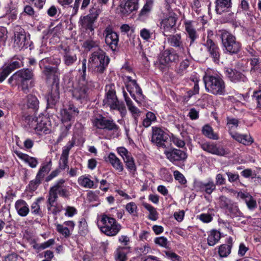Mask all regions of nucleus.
I'll return each mask as SVG.
<instances>
[{
	"instance_id": "29",
	"label": "nucleus",
	"mask_w": 261,
	"mask_h": 261,
	"mask_svg": "<svg viewBox=\"0 0 261 261\" xmlns=\"http://www.w3.org/2000/svg\"><path fill=\"white\" fill-rule=\"evenodd\" d=\"M225 244L220 245L218 247V253L221 257H227L231 252L233 245V239L231 237L226 238Z\"/></svg>"
},
{
	"instance_id": "60",
	"label": "nucleus",
	"mask_w": 261,
	"mask_h": 261,
	"mask_svg": "<svg viewBox=\"0 0 261 261\" xmlns=\"http://www.w3.org/2000/svg\"><path fill=\"white\" fill-rule=\"evenodd\" d=\"M160 175L162 179L164 181L171 182L173 180V178L169 170L166 168H162L160 171Z\"/></svg>"
},
{
	"instance_id": "46",
	"label": "nucleus",
	"mask_w": 261,
	"mask_h": 261,
	"mask_svg": "<svg viewBox=\"0 0 261 261\" xmlns=\"http://www.w3.org/2000/svg\"><path fill=\"white\" fill-rule=\"evenodd\" d=\"M79 184L86 188H96L98 186L94 184V181L90 178L84 176H80L78 179Z\"/></svg>"
},
{
	"instance_id": "10",
	"label": "nucleus",
	"mask_w": 261,
	"mask_h": 261,
	"mask_svg": "<svg viewBox=\"0 0 261 261\" xmlns=\"http://www.w3.org/2000/svg\"><path fill=\"white\" fill-rule=\"evenodd\" d=\"M213 35L212 31H207V36L203 45L205 48L207 56L213 62L216 64H219L221 58V50L218 43L213 40L211 37Z\"/></svg>"
},
{
	"instance_id": "38",
	"label": "nucleus",
	"mask_w": 261,
	"mask_h": 261,
	"mask_svg": "<svg viewBox=\"0 0 261 261\" xmlns=\"http://www.w3.org/2000/svg\"><path fill=\"white\" fill-rule=\"evenodd\" d=\"M106 162L110 163L112 166L117 170L121 172L123 170V165L120 160L112 152H111L108 156L105 159Z\"/></svg>"
},
{
	"instance_id": "13",
	"label": "nucleus",
	"mask_w": 261,
	"mask_h": 261,
	"mask_svg": "<svg viewBox=\"0 0 261 261\" xmlns=\"http://www.w3.org/2000/svg\"><path fill=\"white\" fill-rule=\"evenodd\" d=\"M91 59L93 62L98 63L95 68L96 73L102 74L106 71L110 59L105 51L98 48L91 54Z\"/></svg>"
},
{
	"instance_id": "32",
	"label": "nucleus",
	"mask_w": 261,
	"mask_h": 261,
	"mask_svg": "<svg viewBox=\"0 0 261 261\" xmlns=\"http://www.w3.org/2000/svg\"><path fill=\"white\" fill-rule=\"evenodd\" d=\"M229 133L233 139L244 145L249 146L253 142V138L249 135L240 134L238 133L233 134L232 132Z\"/></svg>"
},
{
	"instance_id": "22",
	"label": "nucleus",
	"mask_w": 261,
	"mask_h": 261,
	"mask_svg": "<svg viewBox=\"0 0 261 261\" xmlns=\"http://www.w3.org/2000/svg\"><path fill=\"white\" fill-rule=\"evenodd\" d=\"M79 109L73 103L70 102L67 108L61 110V121L63 123L74 121L75 116L79 114Z\"/></svg>"
},
{
	"instance_id": "31",
	"label": "nucleus",
	"mask_w": 261,
	"mask_h": 261,
	"mask_svg": "<svg viewBox=\"0 0 261 261\" xmlns=\"http://www.w3.org/2000/svg\"><path fill=\"white\" fill-rule=\"evenodd\" d=\"M238 196L245 202L249 210L253 211L257 207L256 200L249 193L239 192Z\"/></svg>"
},
{
	"instance_id": "55",
	"label": "nucleus",
	"mask_w": 261,
	"mask_h": 261,
	"mask_svg": "<svg viewBox=\"0 0 261 261\" xmlns=\"http://www.w3.org/2000/svg\"><path fill=\"white\" fill-rule=\"evenodd\" d=\"M226 125L229 132L232 129L237 128L239 126V121L238 119L227 116L226 117Z\"/></svg>"
},
{
	"instance_id": "15",
	"label": "nucleus",
	"mask_w": 261,
	"mask_h": 261,
	"mask_svg": "<svg viewBox=\"0 0 261 261\" xmlns=\"http://www.w3.org/2000/svg\"><path fill=\"white\" fill-rule=\"evenodd\" d=\"M224 73L226 77L234 84H246L249 82L247 76L236 68L225 67Z\"/></svg>"
},
{
	"instance_id": "37",
	"label": "nucleus",
	"mask_w": 261,
	"mask_h": 261,
	"mask_svg": "<svg viewBox=\"0 0 261 261\" xmlns=\"http://www.w3.org/2000/svg\"><path fill=\"white\" fill-rule=\"evenodd\" d=\"M191 61L188 58L182 60L175 67V72L179 76H183L188 71V69L190 66Z\"/></svg>"
},
{
	"instance_id": "21",
	"label": "nucleus",
	"mask_w": 261,
	"mask_h": 261,
	"mask_svg": "<svg viewBox=\"0 0 261 261\" xmlns=\"http://www.w3.org/2000/svg\"><path fill=\"white\" fill-rule=\"evenodd\" d=\"M22 109L28 110L31 114L35 113L39 108V100L34 94H29L23 99Z\"/></svg>"
},
{
	"instance_id": "39",
	"label": "nucleus",
	"mask_w": 261,
	"mask_h": 261,
	"mask_svg": "<svg viewBox=\"0 0 261 261\" xmlns=\"http://www.w3.org/2000/svg\"><path fill=\"white\" fill-rule=\"evenodd\" d=\"M117 11L122 17L127 16L130 13V0L121 1Z\"/></svg>"
},
{
	"instance_id": "50",
	"label": "nucleus",
	"mask_w": 261,
	"mask_h": 261,
	"mask_svg": "<svg viewBox=\"0 0 261 261\" xmlns=\"http://www.w3.org/2000/svg\"><path fill=\"white\" fill-rule=\"evenodd\" d=\"M165 36L168 37V42L172 47L182 41L180 34H176L175 35L165 34Z\"/></svg>"
},
{
	"instance_id": "28",
	"label": "nucleus",
	"mask_w": 261,
	"mask_h": 261,
	"mask_svg": "<svg viewBox=\"0 0 261 261\" xmlns=\"http://www.w3.org/2000/svg\"><path fill=\"white\" fill-rule=\"evenodd\" d=\"M231 0H216L215 11L217 14L221 15L223 13L229 12L232 7Z\"/></svg>"
},
{
	"instance_id": "6",
	"label": "nucleus",
	"mask_w": 261,
	"mask_h": 261,
	"mask_svg": "<svg viewBox=\"0 0 261 261\" xmlns=\"http://www.w3.org/2000/svg\"><path fill=\"white\" fill-rule=\"evenodd\" d=\"M97 224L101 232L110 237L116 236L121 228L115 218L105 214L100 216Z\"/></svg>"
},
{
	"instance_id": "4",
	"label": "nucleus",
	"mask_w": 261,
	"mask_h": 261,
	"mask_svg": "<svg viewBox=\"0 0 261 261\" xmlns=\"http://www.w3.org/2000/svg\"><path fill=\"white\" fill-rule=\"evenodd\" d=\"M104 106L109 107L111 110L119 111L121 114L126 112V107L123 101H120L116 95V87L114 83L107 84L105 88Z\"/></svg>"
},
{
	"instance_id": "30",
	"label": "nucleus",
	"mask_w": 261,
	"mask_h": 261,
	"mask_svg": "<svg viewBox=\"0 0 261 261\" xmlns=\"http://www.w3.org/2000/svg\"><path fill=\"white\" fill-rule=\"evenodd\" d=\"M15 154L21 160L27 163L32 168H36L38 164V159L35 157L31 156L28 154L23 153L19 150H15Z\"/></svg>"
},
{
	"instance_id": "16",
	"label": "nucleus",
	"mask_w": 261,
	"mask_h": 261,
	"mask_svg": "<svg viewBox=\"0 0 261 261\" xmlns=\"http://www.w3.org/2000/svg\"><path fill=\"white\" fill-rule=\"evenodd\" d=\"M169 140V135L162 128L152 127L151 142L159 148H167L166 143Z\"/></svg>"
},
{
	"instance_id": "56",
	"label": "nucleus",
	"mask_w": 261,
	"mask_h": 261,
	"mask_svg": "<svg viewBox=\"0 0 261 261\" xmlns=\"http://www.w3.org/2000/svg\"><path fill=\"white\" fill-rule=\"evenodd\" d=\"M75 144V139L72 138V139L71 141H69L66 146L63 147L62 154L61 156L68 157L69 151L74 146Z\"/></svg>"
},
{
	"instance_id": "19",
	"label": "nucleus",
	"mask_w": 261,
	"mask_h": 261,
	"mask_svg": "<svg viewBox=\"0 0 261 261\" xmlns=\"http://www.w3.org/2000/svg\"><path fill=\"white\" fill-rule=\"evenodd\" d=\"M179 56L173 48L164 50L160 54L159 63L161 65L167 66L179 60Z\"/></svg>"
},
{
	"instance_id": "48",
	"label": "nucleus",
	"mask_w": 261,
	"mask_h": 261,
	"mask_svg": "<svg viewBox=\"0 0 261 261\" xmlns=\"http://www.w3.org/2000/svg\"><path fill=\"white\" fill-rule=\"evenodd\" d=\"M250 61L251 72H260L261 71V59L259 57L251 58L248 59Z\"/></svg>"
},
{
	"instance_id": "3",
	"label": "nucleus",
	"mask_w": 261,
	"mask_h": 261,
	"mask_svg": "<svg viewBox=\"0 0 261 261\" xmlns=\"http://www.w3.org/2000/svg\"><path fill=\"white\" fill-rule=\"evenodd\" d=\"M33 77L34 73L32 69L23 68L13 74L8 79V82L12 86L18 85L24 93H27L29 88L32 87Z\"/></svg>"
},
{
	"instance_id": "14",
	"label": "nucleus",
	"mask_w": 261,
	"mask_h": 261,
	"mask_svg": "<svg viewBox=\"0 0 261 261\" xmlns=\"http://www.w3.org/2000/svg\"><path fill=\"white\" fill-rule=\"evenodd\" d=\"M93 125L97 129L108 131H117L119 127L111 118L108 119L99 114L93 120Z\"/></svg>"
},
{
	"instance_id": "52",
	"label": "nucleus",
	"mask_w": 261,
	"mask_h": 261,
	"mask_svg": "<svg viewBox=\"0 0 261 261\" xmlns=\"http://www.w3.org/2000/svg\"><path fill=\"white\" fill-rule=\"evenodd\" d=\"M71 124H69L66 125H63L60 128L59 136L57 140V143H59L65 139L69 134V130L71 128Z\"/></svg>"
},
{
	"instance_id": "41",
	"label": "nucleus",
	"mask_w": 261,
	"mask_h": 261,
	"mask_svg": "<svg viewBox=\"0 0 261 261\" xmlns=\"http://www.w3.org/2000/svg\"><path fill=\"white\" fill-rule=\"evenodd\" d=\"M52 166V161L50 159L48 162H45L43 163L37 174L36 176H38L41 179H43L45 177V175L48 174L49 172L50 171Z\"/></svg>"
},
{
	"instance_id": "27",
	"label": "nucleus",
	"mask_w": 261,
	"mask_h": 261,
	"mask_svg": "<svg viewBox=\"0 0 261 261\" xmlns=\"http://www.w3.org/2000/svg\"><path fill=\"white\" fill-rule=\"evenodd\" d=\"M184 24L187 33V37L190 41L189 47H191L195 43L199 36L193 25V21L186 20Z\"/></svg>"
},
{
	"instance_id": "54",
	"label": "nucleus",
	"mask_w": 261,
	"mask_h": 261,
	"mask_svg": "<svg viewBox=\"0 0 261 261\" xmlns=\"http://www.w3.org/2000/svg\"><path fill=\"white\" fill-rule=\"evenodd\" d=\"M58 198V194L52 192L50 190H49L47 199L46 201L47 209L50 210V207H53V204H55Z\"/></svg>"
},
{
	"instance_id": "8",
	"label": "nucleus",
	"mask_w": 261,
	"mask_h": 261,
	"mask_svg": "<svg viewBox=\"0 0 261 261\" xmlns=\"http://www.w3.org/2000/svg\"><path fill=\"white\" fill-rule=\"evenodd\" d=\"M219 205L220 208L224 212L225 214L231 218L244 217L238 203L225 196H220Z\"/></svg>"
},
{
	"instance_id": "35",
	"label": "nucleus",
	"mask_w": 261,
	"mask_h": 261,
	"mask_svg": "<svg viewBox=\"0 0 261 261\" xmlns=\"http://www.w3.org/2000/svg\"><path fill=\"white\" fill-rule=\"evenodd\" d=\"M24 58L21 55H15L11 58L7 66L13 72L24 66Z\"/></svg>"
},
{
	"instance_id": "59",
	"label": "nucleus",
	"mask_w": 261,
	"mask_h": 261,
	"mask_svg": "<svg viewBox=\"0 0 261 261\" xmlns=\"http://www.w3.org/2000/svg\"><path fill=\"white\" fill-rule=\"evenodd\" d=\"M150 247L148 244L141 245L140 247H137L135 249V253L137 256L147 254L150 251Z\"/></svg>"
},
{
	"instance_id": "53",
	"label": "nucleus",
	"mask_w": 261,
	"mask_h": 261,
	"mask_svg": "<svg viewBox=\"0 0 261 261\" xmlns=\"http://www.w3.org/2000/svg\"><path fill=\"white\" fill-rule=\"evenodd\" d=\"M42 180V179L36 176L35 179L31 180L28 186L29 191L31 193L35 192L41 184Z\"/></svg>"
},
{
	"instance_id": "26",
	"label": "nucleus",
	"mask_w": 261,
	"mask_h": 261,
	"mask_svg": "<svg viewBox=\"0 0 261 261\" xmlns=\"http://www.w3.org/2000/svg\"><path fill=\"white\" fill-rule=\"evenodd\" d=\"M105 42L106 44L114 51L118 47L119 36L117 33L113 31L111 28H107L105 31Z\"/></svg>"
},
{
	"instance_id": "47",
	"label": "nucleus",
	"mask_w": 261,
	"mask_h": 261,
	"mask_svg": "<svg viewBox=\"0 0 261 261\" xmlns=\"http://www.w3.org/2000/svg\"><path fill=\"white\" fill-rule=\"evenodd\" d=\"M143 206L149 212L148 216L149 220L156 221L159 218V213L153 206L146 202H144Z\"/></svg>"
},
{
	"instance_id": "5",
	"label": "nucleus",
	"mask_w": 261,
	"mask_h": 261,
	"mask_svg": "<svg viewBox=\"0 0 261 261\" xmlns=\"http://www.w3.org/2000/svg\"><path fill=\"white\" fill-rule=\"evenodd\" d=\"M94 87L93 81L76 80V84L72 87V97L81 103L87 102L90 99V93Z\"/></svg>"
},
{
	"instance_id": "40",
	"label": "nucleus",
	"mask_w": 261,
	"mask_h": 261,
	"mask_svg": "<svg viewBox=\"0 0 261 261\" xmlns=\"http://www.w3.org/2000/svg\"><path fill=\"white\" fill-rule=\"evenodd\" d=\"M207 244L210 246H213L216 245L221 238L220 232L215 229L211 230L207 232Z\"/></svg>"
},
{
	"instance_id": "7",
	"label": "nucleus",
	"mask_w": 261,
	"mask_h": 261,
	"mask_svg": "<svg viewBox=\"0 0 261 261\" xmlns=\"http://www.w3.org/2000/svg\"><path fill=\"white\" fill-rule=\"evenodd\" d=\"M25 122L30 127L35 125L34 129L38 135L49 134L51 132V126L50 121L45 116H39L34 120L32 116L28 115L25 117Z\"/></svg>"
},
{
	"instance_id": "57",
	"label": "nucleus",
	"mask_w": 261,
	"mask_h": 261,
	"mask_svg": "<svg viewBox=\"0 0 261 261\" xmlns=\"http://www.w3.org/2000/svg\"><path fill=\"white\" fill-rule=\"evenodd\" d=\"M57 231L61 234L65 238H69L71 233V231H72L71 230H70L69 228L67 227H64L63 225L58 224L57 225L56 227Z\"/></svg>"
},
{
	"instance_id": "43",
	"label": "nucleus",
	"mask_w": 261,
	"mask_h": 261,
	"mask_svg": "<svg viewBox=\"0 0 261 261\" xmlns=\"http://www.w3.org/2000/svg\"><path fill=\"white\" fill-rule=\"evenodd\" d=\"M87 60L84 59L82 61V67L78 70L79 74L76 76L75 80L92 81L89 76L87 75Z\"/></svg>"
},
{
	"instance_id": "25",
	"label": "nucleus",
	"mask_w": 261,
	"mask_h": 261,
	"mask_svg": "<svg viewBox=\"0 0 261 261\" xmlns=\"http://www.w3.org/2000/svg\"><path fill=\"white\" fill-rule=\"evenodd\" d=\"M200 145L203 150L213 154L224 156L228 153V152L224 147L218 146L213 143L204 142L201 143Z\"/></svg>"
},
{
	"instance_id": "62",
	"label": "nucleus",
	"mask_w": 261,
	"mask_h": 261,
	"mask_svg": "<svg viewBox=\"0 0 261 261\" xmlns=\"http://www.w3.org/2000/svg\"><path fill=\"white\" fill-rule=\"evenodd\" d=\"M173 175L176 180H177L179 183L182 185L187 184V179L185 176L178 170H175L173 172Z\"/></svg>"
},
{
	"instance_id": "34",
	"label": "nucleus",
	"mask_w": 261,
	"mask_h": 261,
	"mask_svg": "<svg viewBox=\"0 0 261 261\" xmlns=\"http://www.w3.org/2000/svg\"><path fill=\"white\" fill-rule=\"evenodd\" d=\"M15 208L18 214L21 217L27 216L30 212L29 205L23 199H19L15 202Z\"/></svg>"
},
{
	"instance_id": "18",
	"label": "nucleus",
	"mask_w": 261,
	"mask_h": 261,
	"mask_svg": "<svg viewBox=\"0 0 261 261\" xmlns=\"http://www.w3.org/2000/svg\"><path fill=\"white\" fill-rule=\"evenodd\" d=\"M99 13L97 9L92 8L90 10V13L86 16H82L80 22L82 27L86 31L93 32V24L97 19Z\"/></svg>"
},
{
	"instance_id": "24",
	"label": "nucleus",
	"mask_w": 261,
	"mask_h": 261,
	"mask_svg": "<svg viewBox=\"0 0 261 261\" xmlns=\"http://www.w3.org/2000/svg\"><path fill=\"white\" fill-rule=\"evenodd\" d=\"M194 186L197 190L208 195L211 194L216 189V184H214V180L211 178H208L206 181H195Z\"/></svg>"
},
{
	"instance_id": "36",
	"label": "nucleus",
	"mask_w": 261,
	"mask_h": 261,
	"mask_svg": "<svg viewBox=\"0 0 261 261\" xmlns=\"http://www.w3.org/2000/svg\"><path fill=\"white\" fill-rule=\"evenodd\" d=\"M130 252V247H119L114 252V257L115 261H126L128 258L127 255Z\"/></svg>"
},
{
	"instance_id": "42",
	"label": "nucleus",
	"mask_w": 261,
	"mask_h": 261,
	"mask_svg": "<svg viewBox=\"0 0 261 261\" xmlns=\"http://www.w3.org/2000/svg\"><path fill=\"white\" fill-rule=\"evenodd\" d=\"M43 197H38L31 205V212L33 215L42 217L43 215L42 211L40 208L39 203L44 200Z\"/></svg>"
},
{
	"instance_id": "44",
	"label": "nucleus",
	"mask_w": 261,
	"mask_h": 261,
	"mask_svg": "<svg viewBox=\"0 0 261 261\" xmlns=\"http://www.w3.org/2000/svg\"><path fill=\"white\" fill-rule=\"evenodd\" d=\"M202 133L204 136L209 139L213 140L219 139L218 135L214 132L212 127L208 124L204 125L202 127Z\"/></svg>"
},
{
	"instance_id": "51",
	"label": "nucleus",
	"mask_w": 261,
	"mask_h": 261,
	"mask_svg": "<svg viewBox=\"0 0 261 261\" xmlns=\"http://www.w3.org/2000/svg\"><path fill=\"white\" fill-rule=\"evenodd\" d=\"M156 120V117L154 113L152 112L148 111L146 114V117L142 120V124L145 127L149 126L152 122Z\"/></svg>"
},
{
	"instance_id": "33",
	"label": "nucleus",
	"mask_w": 261,
	"mask_h": 261,
	"mask_svg": "<svg viewBox=\"0 0 261 261\" xmlns=\"http://www.w3.org/2000/svg\"><path fill=\"white\" fill-rule=\"evenodd\" d=\"M135 89L136 94L132 93V98H133L137 103L140 106L141 102L144 99V96L143 94L142 89L135 80L132 79V89Z\"/></svg>"
},
{
	"instance_id": "63",
	"label": "nucleus",
	"mask_w": 261,
	"mask_h": 261,
	"mask_svg": "<svg viewBox=\"0 0 261 261\" xmlns=\"http://www.w3.org/2000/svg\"><path fill=\"white\" fill-rule=\"evenodd\" d=\"M154 242L155 244L165 248H169L168 246V241L167 239L164 237H156L154 239Z\"/></svg>"
},
{
	"instance_id": "2",
	"label": "nucleus",
	"mask_w": 261,
	"mask_h": 261,
	"mask_svg": "<svg viewBox=\"0 0 261 261\" xmlns=\"http://www.w3.org/2000/svg\"><path fill=\"white\" fill-rule=\"evenodd\" d=\"M206 91L214 95L223 96L226 93V84L223 77L217 74L205 73L203 77Z\"/></svg>"
},
{
	"instance_id": "58",
	"label": "nucleus",
	"mask_w": 261,
	"mask_h": 261,
	"mask_svg": "<svg viewBox=\"0 0 261 261\" xmlns=\"http://www.w3.org/2000/svg\"><path fill=\"white\" fill-rule=\"evenodd\" d=\"M42 63H44L46 64H49L50 65H54L55 67H58L60 64H61V59L59 58H55L52 57H47L41 60Z\"/></svg>"
},
{
	"instance_id": "11",
	"label": "nucleus",
	"mask_w": 261,
	"mask_h": 261,
	"mask_svg": "<svg viewBox=\"0 0 261 261\" xmlns=\"http://www.w3.org/2000/svg\"><path fill=\"white\" fill-rule=\"evenodd\" d=\"M166 158L174 165L184 169L185 167V163L188 158V154L186 151L170 148L164 151Z\"/></svg>"
},
{
	"instance_id": "12",
	"label": "nucleus",
	"mask_w": 261,
	"mask_h": 261,
	"mask_svg": "<svg viewBox=\"0 0 261 261\" xmlns=\"http://www.w3.org/2000/svg\"><path fill=\"white\" fill-rule=\"evenodd\" d=\"M39 65L46 83L51 82V85H60V71L58 67L49 66L41 61Z\"/></svg>"
},
{
	"instance_id": "9",
	"label": "nucleus",
	"mask_w": 261,
	"mask_h": 261,
	"mask_svg": "<svg viewBox=\"0 0 261 261\" xmlns=\"http://www.w3.org/2000/svg\"><path fill=\"white\" fill-rule=\"evenodd\" d=\"M14 45L15 48L21 50H24L30 47L31 49V45L33 42L30 40V35L27 34L24 29L20 25H17L14 28Z\"/></svg>"
},
{
	"instance_id": "49",
	"label": "nucleus",
	"mask_w": 261,
	"mask_h": 261,
	"mask_svg": "<svg viewBox=\"0 0 261 261\" xmlns=\"http://www.w3.org/2000/svg\"><path fill=\"white\" fill-rule=\"evenodd\" d=\"M82 47L84 48L85 51H90L93 48H99V42L89 38L84 41Z\"/></svg>"
},
{
	"instance_id": "20",
	"label": "nucleus",
	"mask_w": 261,
	"mask_h": 261,
	"mask_svg": "<svg viewBox=\"0 0 261 261\" xmlns=\"http://www.w3.org/2000/svg\"><path fill=\"white\" fill-rule=\"evenodd\" d=\"M177 17L175 13L163 19L161 22V29L163 30L164 35L170 34L176 31V23Z\"/></svg>"
},
{
	"instance_id": "23",
	"label": "nucleus",
	"mask_w": 261,
	"mask_h": 261,
	"mask_svg": "<svg viewBox=\"0 0 261 261\" xmlns=\"http://www.w3.org/2000/svg\"><path fill=\"white\" fill-rule=\"evenodd\" d=\"M61 49L63 50L61 53L63 62L66 67H71L74 65L77 60L76 54L71 49L69 46H64L60 45Z\"/></svg>"
},
{
	"instance_id": "64",
	"label": "nucleus",
	"mask_w": 261,
	"mask_h": 261,
	"mask_svg": "<svg viewBox=\"0 0 261 261\" xmlns=\"http://www.w3.org/2000/svg\"><path fill=\"white\" fill-rule=\"evenodd\" d=\"M5 261H24V259L16 253L8 254L5 258Z\"/></svg>"
},
{
	"instance_id": "45",
	"label": "nucleus",
	"mask_w": 261,
	"mask_h": 261,
	"mask_svg": "<svg viewBox=\"0 0 261 261\" xmlns=\"http://www.w3.org/2000/svg\"><path fill=\"white\" fill-rule=\"evenodd\" d=\"M117 152L122 156L125 163L126 168L130 172V159L128 154L127 150L123 147H120L117 148Z\"/></svg>"
},
{
	"instance_id": "17",
	"label": "nucleus",
	"mask_w": 261,
	"mask_h": 261,
	"mask_svg": "<svg viewBox=\"0 0 261 261\" xmlns=\"http://www.w3.org/2000/svg\"><path fill=\"white\" fill-rule=\"evenodd\" d=\"M60 85H50V89L45 96L47 101L46 109L56 111V107L60 100Z\"/></svg>"
},
{
	"instance_id": "1",
	"label": "nucleus",
	"mask_w": 261,
	"mask_h": 261,
	"mask_svg": "<svg viewBox=\"0 0 261 261\" xmlns=\"http://www.w3.org/2000/svg\"><path fill=\"white\" fill-rule=\"evenodd\" d=\"M219 33L223 53L228 56L238 55L242 50V43L237 40L236 36L226 30H220Z\"/></svg>"
},
{
	"instance_id": "61",
	"label": "nucleus",
	"mask_w": 261,
	"mask_h": 261,
	"mask_svg": "<svg viewBox=\"0 0 261 261\" xmlns=\"http://www.w3.org/2000/svg\"><path fill=\"white\" fill-rule=\"evenodd\" d=\"M199 92V85H194V87L192 89L189 90L187 92V95L185 96L184 98V100L188 101L193 95L198 94Z\"/></svg>"
}]
</instances>
